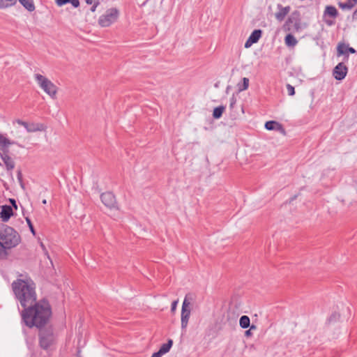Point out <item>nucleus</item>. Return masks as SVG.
Instances as JSON below:
<instances>
[{"mask_svg": "<svg viewBox=\"0 0 357 357\" xmlns=\"http://www.w3.org/2000/svg\"><path fill=\"white\" fill-rule=\"evenodd\" d=\"M21 315L22 321L29 328L36 326L41 328L49 321L52 316V309L49 302L43 299L24 307Z\"/></svg>", "mask_w": 357, "mask_h": 357, "instance_id": "f257e3e1", "label": "nucleus"}, {"mask_svg": "<svg viewBox=\"0 0 357 357\" xmlns=\"http://www.w3.org/2000/svg\"><path fill=\"white\" fill-rule=\"evenodd\" d=\"M12 289L17 300L23 307L33 305L36 299V284L27 275H20L12 283Z\"/></svg>", "mask_w": 357, "mask_h": 357, "instance_id": "f03ea898", "label": "nucleus"}, {"mask_svg": "<svg viewBox=\"0 0 357 357\" xmlns=\"http://www.w3.org/2000/svg\"><path fill=\"white\" fill-rule=\"evenodd\" d=\"M20 241V236L12 227L0 225V258H6L8 250L17 246Z\"/></svg>", "mask_w": 357, "mask_h": 357, "instance_id": "7ed1b4c3", "label": "nucleus"}, {"mask_svg": "<svg viewBox=\"0 0 357 357\" xmlns=\"http://www.w3.org/2000/svg\"><path fill=\"white\" fill-rule=\"evenodd\" d=\"M38 344L39 347L49 352L56 342V335L52 327L39 328Z\"/></svg>", "mask_w": 357, "mask_h": 357, "instance_id": "20e7f679", "label": "nucleus"}, {"mask_svg": "<svg viewBox=\"0 0 357 357\" xmlns=\"http://www.w3.org/2000/svg\"><path fill=\"white\" fill-rule=\"evenodd\" d=\"M120 11L116 8H110L99 17L98 24L101 27H108L116 22L119 17Z\"/></svg>", "mask_w": 357, "mask_h": 357, "instance_id": "39448f33", "label": "nucleus"}, {"mask_svg": "<svg viewBox=\"0 0 357 357\" xmlns=\"http://www.w3.org/2000/svg\"><path fill=\"white\" fill-rule=\"evenodd\" d=\"M34 77L39 86L52 98H55L57 87L49 79L40 74H35Z\"/></svg>", "mask_w": 357, "mask_h": 357, "instance_id": "423d86ee", "label": "nucleus"}, {"mask_svg": "<svg viewBox=\"0 0 357 357\" xmlns=\"http://www.w3.org/2000/svg\"><path fill=\"white\" fill-rule=\"evenodd\" d=\"M102 204L109 208H117L115 196L110 192H104L100 195Z\"/></svg>", "mask_w": 357, "mask_h": 357, "instance_id": "0eeeda50", "label": "nucleus"}, {"mask_svg": "<svg viewBox=\"0 0 357 357\" xmlns=\"http://www.w3.org/2000/svg\"><path fill=\"white\" fill-rule=\"evenodd\" d=\"M16 123L20 126H24L26 131L29 132L43 131L45 130V126L41 123H27L20 119L16 120Z\"/></svg>", "mask_w": 357, "mask_h": 357, "instance_id": "6e6552de", "label": "nucleus"}, {"mask_svg": "<svg viewBox=\"0 0 357 357\" xmlns=\"http://www.w3.org/2000/svg\"><path fill=\"white\" fill-rule=\"evenodd\" d=\"M347 67L343 63H339L333 69V75L335 79H343L347 73Z\"/></svg>", "mask_w": 357, "mask_h": 357, "instance_id": "1a4fd4ad", "label": "nucleus"}, {"mask_svg": "<svg viewBox=\"0 0 357 357\" xmlns=\"http://www.w3.org/2000/svg\"><path fill=\"white\" fill-rule=\"evenodd\" d=\"M349 53L354 54L356 53L355 49L353 47H349V45H346L344 43H340L337 47V54L338 56L344 55L345 56L347 60L349 58Z\"/></svg>", "mask_w": 357, "mask_h": 357, "instance_id": "9d476101", "label": "nucleus"}, {"mask_svg": "<svg viewBox=\"0 0 357 357\" xmlns=\"http://www.w3.org/2000/svg\"><path fill=\"white\" fill-rule=\"evenodd\" d=\"M0 156L7 170H13L15 167V162L12 158L8 155V151H3V152H0Z\"/></svg>", "mask_w": 357, "mask_h": 357, "instance_id": "9b49d317", "label": "nucleus"}, {"mask_svg": "<svg viewBox=\"0 0 357 357\" xmlns=\"http://www.w3.org/2000/svg\"><path fill=\"white\" fill-rule=\"evenodd\" d=\"M262 31L260 29L254 30L245 43V47L248 48L252 44L257 43L261 36Z\"/></svg>", "mask_w": 357, "mask_h": 357, "instance_id": "f8f14e48", "label": "nucleus"}, {"mask_svg": "<svg viewBox=\"0 0 357 357\" xmlns=\"http://www.w3.org/2000/svg\"><path fill=\"white\" fill-rule=\"evenodd\" d=\"M278 11L275 13V18L282 22L284 20L286 15L289 13L291 8L290 6L283 7L281 4H278L277 6Z\"/></svg>", "mask_w": 357, "mask_h": 357, "instance_id": "ddd939ff", "label": "nucleus"}, {"mask_svg": "<svg viewBox=\"0 0 357 357\" xmlns=\"http://www.w3.org/2000/svg\"><path fill=\"white\" fill-rule=\"evenodd\" d=\"M13 215V208L10 206L4 205L1 206L0 213L1 218L3 221H8Z\"/></svg>", "mask_w": 357, "mask_h": 357, "instance_id": "4468645a", "label": "nucleus"}, {"mask_svg": "<svg viewBox=\"0 0 357 357\" xmlns=\"http://www.w3.org/2000/svg\"><path fill=\"white\" fill-rule=\"evenodd\" d=\"M338 15V11L336 9V8L333 6H327L325 8L324 12V17L326 18L327 16L335 18Z\"/></svg>", "mask_w": 357, "mask_h": 357, "instance_id": "2eb2a0df", "label": "nucleus"}, {"mask_svg": "<svg viewBox=\"0 0 357 357\" xmlns=\"http://www.w3.org/2000/svg\"><path fill=\"white\" fill-rule=\"evenodd\" d=\"M284 29L286 31H291L292 30L298 31L300 29V24L296 21H294L292 19H289L284 25Z\"/></svg>", "mask_w": 357, "mask_h": 357, "instance_id": "dca6fc26", "label": "nucleus"}, {"mask_svg": "<svg viewBox=\"0 0 357 357\" xmlns=\"http://www.w3.org/2000/svg\"><path fill=\"white\" fill-rule=\"evenodd\" d=\"M266 129L268 130H277L284 131V129L280 123L274 121H269L265 123Z\"/></svg>", "mask_w": 357, "mask_h": 357, "instance_id": "f3484780", "label": "nucleus"}, {"mask_svg": "<svg viewBox=\"0 0 357 357\" xmlns=\"http://www.w3.org/2000/svg\"><path fill=\"white\" fill-rule=\"evenodd\" d=\"M190 315V310H181V328H185L188 324Z\"/></svg>", "mask_w": 357, "mask_h": 357, "instance_id": "a211bd4d", "label": "nucleus"}, {"mask_svg": "<svg viewBox=\"0 0 357 357\" xmlns=\"http://www.w3.org/2000/svg\"><path fill=\"white\" fill-rule=\"evenodd\" d=\"M13 142H11L8 139L0 135V152L8 151V146L10 144H13Z\"/></svg>", "mask_w": 357, "mask_h": 357, "instance_id": "6ab92c4d", "label": "nucleus"}, {"mask_svg": "<svg viewBox=\"0 0 357 357\" xmlns=\"http://www.w3.org/2000/svg\"><path fill=\"white\" fill-rule=\"evenodd\" d=\"M23 7L29 12L35 10V5L33 0H19Z\"/></svg>", "mask_w": 357, "mask_h": 357, "instance_id": "aec40b11", "label": "nucleus"}, {"mask_svg": "<svg viewBox=\"0 0 357 357\" xmlns=\"http://www.w3.org/2000/svg\"><path fill=\"white\" fill-rule=\"evenodd\" d=\"M284 42L287 46L294 47L298 43V40L291 33H289L284 38Z\"/></svg>", "mask_w": 357, "mask_h": 357, "instance_id": "412c9836", "label": "nucleus"}, {"mask_svg": "<svg viewBox=\"0 0 357 357\" xmlns=\"http://www.w3.org/2000/svg\"><path fill=\"white\" fill-rule=\"evenodd\" d=\"M225 107L223 105L215 107L213 109V117L215 119H220L222 116V113L225 111Z\"/></svg>", "mask_w": 357, "mask_h": 357, "instance_id": "4be33fe9", "label": "nucleus"}, {"mask_svg": "<svg viewBox=\"0 0 357 357\" xmlns=\"http://www.w3.org/2000/svg\"><path fill=\"white\" fill-rule=\"evenodd\" d=\"M250 319L246 315H243L239 320V325L242 328H247L250 326Z\"/></svg>", "mask_w": 357, "mask_h": 357, "instance_id": "5701e85b", "label": "nucleus"}, {"mask_svg": "<svg viewBox=\"0 0 357 357\" xmlns=\"http://www.w3.org/2000/svg\"><path fill=\"white\" fill-rule=\"evenodd\" d=\"M17 0H0V8L4 9L14 6Z\"/></svg>", "mask_w": 357, "mask_h": 357, "instance_id": "b1692460", "label": "nucleus"}, {"mask_svg": "<svg viewBox=\"0 0 357 357\" xmlns=\"http://www.w3.org/2000/svg\"><path fill=\"white\" fill-rule=\"evenodd\" d=\"M172 344H173V341H172V340L169 339L167 343L163 344L160 347L159 350L161 351V353H162L163 354H165L170 350Z\"/></svg>", "mask_w": 357, "mask_h": 357, "instance_id": "393cba45", "label": "nucleus"}, {"mask_svg": "<svg viewBox=\"0 0 357 357\" xmlns=\"http://www.w3.org/2000/svg\"><path fill=\"white\" fill-rule=\"evenodd\" d=\"M338 6L340 8L343 10H351L353 8L351 5H349L347 1L346 2H339Z\"/></svg>", "mask_w": 357, "mask_h": 357, "instance_id": "a878e982", "label": "nucleus"}, {"mask_svg": "<svg viewBox=\"0 0 357 357\" xmlns=\"http://www.w3.org/2000/svg\"><path fill=\"white\" fill-rule=\"evenodd\" d=\"M338 6L340 8L343 10H351L353 8L351 5H349L347 1L346 2H339Z\"/></svg>", "mask_w": 357, "mask_h": 357, "instance_id": "bb28decb", "label": "nucleus"}, {"mask_svg": "<svg viewBox=\"0 0 357 357\" xmlns=\"http://www.w3.org/2000/svg\"><path fill=\"white\" fill-rule=\"evenodd\" d=\"M249 86V79L247 77L243 78V88L240 89L241 91L246 90Z\"/></svg>", "mask_w": 357, "mask_h": 357, "instance_id": "cd10ccee", "label": "nucleus"}, {"mask_svg": "<svg viewBox=\"0 0 357 357\" xmlns=\"http://www.w3.org/2000/svg\"><path fill=\"white\" fill-rule=\"evenodd\" d=\"M287 90L289 96H294L295 94L294 87L289 84L287 85Z\"/></svg>", "mask_w": 357, "mask_h": 357, "instance_id": "c85d7f7f", "label": "nucleus"}, {"mask_svg": "<svg viewBox=\"0 0 357 357\" xmlns=\"http://www.w3.org/2000/svg\"><path fill=\"white\" fill-rule=\"evenodd\" d=\"M190 302L188 301V296L185 297V299L183 302L182 309L181 310H190L189 307Z\"/></svg>", "mask_w": 357, "mask_h": 357, "instance_id": "c756f323", "label": "nucleus"}, {"mask_svg": "<svg viewBox=\"0 0 357 357\" xmlns=\"http://www.w3.org/2000/svg\"><path fill=\"white\" fill-rule=\"evenodd\" d=\"M26 222H27V224H28V225H29V229H30V231H31V233H32L33 235H35V234H36L35 229H34V228H33V225H32V223H31V220H30L29 218H26Z\"/></svg>", "mask_w": 357, "mask_h": 357, "instance_id": "7c9ffc66", "label": "nucleus"}, {"mask_svg": "<svg viewBox=\"0 0 357 357\" xmlns=\"http://www.w3.org/2000/svg\"><path fill=\"white\" fill-rule=\"evenodd\" d=\"M70 0H55V2L57 6H62L68 3H69Z\"/></svg>", "mask_w": 357, "mask_h": 357, "instance_id": "2f4dec72", "label": "nucleus"}, {"mask_svg": "<svg viewBox=\"0 0 357 357\" xmlns=\"http://www.w3.org/2000/svg\"><path fill=\"white\" fill-rule=\"evenodd\" d=\"M99 4H100V2L98 0L94 1V3L93 4V6H91V8L90 9L91 11L93 13L95 12L96 10L97 7L99 6Z\"/></svg>", "mask_w": 357, "mask_h": 357, "instance_id": "473e14b6", "label": "nucleus"}, {"mask_svg": "<svg viewBox=\"0 0 357 357\" xmlns=\"http://www.w3.org/2000/svg\"><path fill=\"white\" fill-rule=\"evenodd\" d=\"M69 3H71L74 8H77L79 6V0H70Z\"/></svg>", "mask_w": 357, "mask_h": 357, "instance_id": "72a5a7b5", "label": "nucleus"}, {"mask_svg": "<svg viewBox=\"0 0 357 357\" xmlns=\"http://www.w3.org/2000/svg\"><path fill=\"white\" fill-rule=\"evenodd\" d=\"M177 303H178V301H174L172 302V306H171V310L172 312H174L176 310V306H177Z\"/></svg>", "mask_w": 357, "mask_h": 357, "instance_id": "f704fd0d", "label": "nucleus"}, {"mask_svg": "<svg viewBox=\"0 0 357 357\" xmlns=\"http://www.w3.org/2000/svg\"><path fill=\"white\" fill-rule=\"evenodd\" d=\"M162 355L164 354L159 350L158 351L155 352L151 357H162Z\"/></svg>", "mask_w": 357, "mask_h": 357, "instance_id": "c9c22d12", "label": "nucleus"}, {"mask_svg": "<svg viewBox=\"0 0 357 357\" xmlns=\"http://www.w3.org/2000/svg\"><path fill=\"white\" fill-rule=\"evenodd\" d=\"M347 3H348L349 5H351V7H352V8H354V7L356 6V4L357 3H356L355 1H354V0H347Z\"/></svg>", "mask_w": 357, "mask_h": 357, "instance_id": "e433bc0d", "label": "nucleus"}, {"mask_svg": "<svg viewBox=\"0 0 357 357\" xmlns=\"http://www.w3.org/2000/svg\"><path fill=\"white\" fill-rule=\"evenodd\" d=\"M236 98L234 97H232L231 99H230V107H233L234 105L236 103Z\"/></svg>", "mask_w": 357, "mask_h": 357, "instance_id": "4c0bfd02", "label": "nucleus"}, {"mask_svg": "<svg viewBox=\"0 0 357 357\" xmlns=\"http://www.w3.org/2000/svg\"><path fill=\"white\" fill-rule=\"evenodd\" d=\"M325 22L328 26H332L334 24L333 21L327 19H325Z\"/></svg>", "mask_w": 357, "mask_h": 357, "instance_id": "58836bf2", "label": "nucleus"}, {"mask_svg": "<svg viewBox=\"0 0 357 357\" xmlns=\"http://www.w3.org/2000/svg\"><path fill=\"white\" fill-rule=\"evenodd\" d=\"M252 335V332L250 330H247L245 331V336L249 337Z\"/></svg>", "mask_w": 357, "mask_h": 357, "instance_id": "ea45409f", "label": "nucleus"}, {"mask_svg": "<svg viewBox=\"0 0 357 357\" xmlns=\"http://www.w3.org/2000/svg\"><path fill=\"white\" fill-rule=\"evenodd\" d=\"M10 201L11 204H13V206L15 208H17V205H16V202H15V199H10Z\"/></svg>", "mask_w": 357, "mask_h": 357, "instance_id": "a19ab883", "label": "nucleus"}, {"mask_svg": "<svg viewBox=\"0 0 357 357\" xmlns=\"http://www.w3.org/2000/svg\"><path fill=\"white\" fill-rule=\"evenodd\" d=\"M96 0H85V2L87 3V4H93L94 3V1H96Z\"/></svg>", "mask_w": 357, "mask_h": 357, "instance_id": "79ce46f5", "label": "nucleus"}, {"mask_svg": "<svg viewBox=\"0 0 357 357\" xmlns=\"http://www.w3.org/2000/svg\"><path fill=\"white\" fill-rule=\"evenodd\" d=\"M353 18L357 19V9L353 13Z\"/></svg>", "mask_w": 357, "mask_h": 357, "instance_id": "37998d69", "label": "nucleus"}, {"mask_svg": "<svg viewBox=\"0 0 357 357\" xmlns=\"http://www.w3.org/2000/svg\"><path fill=\"white\" fill-rule=\"evenodd\" d=\"M256 329H257V326L255 325H252V326H250L249 330H250L252 331V330H256Z\"/></svg>", "mask_w": 357, "mask_h": 357, "instance_id": "c03bdc74", "label": "nucleus"}, {"mask_svg": "<svg viewBox=\"0 0 357 357\" xmlns=\"http://www.w3.org/2000/svg\"><path fill=\"white\" fill-rule=\"evenodd\" d=\"M40 246H41V248H42L43 250H45V245H44V244H43V243H40Z\"/></svg>", "mask_w": 357, "mask_h": 357, "instance_id": "a18cd8bd", "label": "nucleus"}, {"mask_svg": "<svg viewBox=\"0 0 357 357\" xmlns=\"http://www.w3.org/2000/svg\"><path fill=\"white\" fill-rule=\"evenodd\" d=\"M43 204H46V200H45V199H44V200L43 201Z\"/></svg>", "mask_w": 357, "mask_h": 357, "instance_id": "49530a36", "label": "nucleus"}]
</instances>
